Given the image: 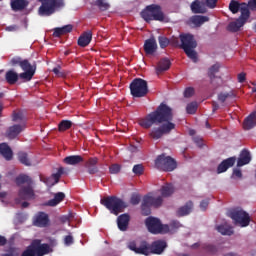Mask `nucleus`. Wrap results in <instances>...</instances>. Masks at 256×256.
<instances>
[{
  "label": "nucleus",
  "instance_id": "1",
  "mask_svg": "<svg viewBox=\"0 0 256 256\" xmlns=\"http://www.w3.org/2000/svg\"><path fill=\"white\" fill-rule=\"evenodd\" d=\"M173 121V109L167 106L165 103H161L155 111L149 113L139 120L140 127L143 129H151L153 125H161L153 128L150 131V137L152 139H161L163 135H169L173 129H175V123Z\"/></svg>",
  "mask_w": 256,
  "mask_h": 256
},
{
  "label": "nucleus",
  "instance_id": "2",
  "mask_svg": "<svg viewBox=\"0 0 256 256\" xmlns=\"http://www.w3.org/2000/svg\"><path fill=\"white\" fill-rule=\"evenodd\" d=\"M10 65L15 67L19 65L22 69V73L19 74L20 79L23 81H31L33 77H35V73L37 71V62L36 61H29V59H22L21 57H14L10 61Z\"/></svg>",
  "mask_w": 256,
  "mask_h": 256
},
{
  "label": "nucleus",
  "instance_id": "3",
  "mask_svg": "<svg viewBox=\"0 0 256 256\" xmlns=\"http://www.w3.org/2000/svg\"><path fill=\"white\" fill-rule=\"evenodd\" d=\"M53 253V248L47 243H42L41 239H34L30 245L21 253V256H45Z\"/></svg>",
  "mask_w": 256,
  "mask_h": 256
},
{
  "label": "nucleus",
  "instance_id": "4",
  "mask_svg": "<svg viewBox=\"0 0 256 256\" xmlns=\"http://www.w3.org/2000/svg\"><path fill=\"white\" fill-rule=\"evenodd\" d=\"M180 41L181 49H183L187 57L194 61V63H197V52L195 51L197 49V40H195V36L192 34H181Z\"/></svg>",
  "mask_w": 256,
  "mask_h": 256
},
{
  "label": "nucleus",
  "instance_id": "5",
  "mask_svg": "<svg viewBox=\"0 0 256 256\" xmlns=\"http://www.w3.org/2000/svg\"><path fill=\"white\" fill-rule=\"evenodd\" d=\"M101 205L106 207L112 215H119L123 209H127V204L117 196H107L100 200Z\"/></svg>",
  "mask_w": 256,
  "mask_h": 256
},
{
  "label": "nucleus",
  "instance_id": "6",
  "mask_svg": "<svg viewBox=\"0 0 256 256\" xmlns=\"http://www.w3.org/2000/svg\"><path fill=\"white\" fill-rule=\"evenodd\" d=\"M141 17L146 23H150V21H165V14L159 4L146 6L141 12Z\"/></svg>",
  "mask_w": 256,
  "mask_h": 256
},
{
  "label": "nucleus",
  "instance_id": "7",
  "mask_svg": "<svg viewBox=\"0 0 256 256\" xmlns=\"http://www.w3.org/2000/svg\"><path fill=\"white\" fill-rule=\"evenodd\" d=\"M145 225L152 235H165V233H169V225L161 223L159 218H155L153 216H149L145 220Z\"/></svg>",
  "mask_w": 256,
  "mask_h": 256
},
{
  "label": "nucleus",
  "instance_id": "8",
  "mask_svg": "<svg viewBox=\"0 0 256 256\" xmlns=\"http://www.w3.org/2000/svg\"><path fill=\"white\" fill-rule=\"evenodd\" d=\"M42 5L39 7L38 13L42 17H49L55 13L56 9L65 7L63 0H38Z\"/></svg>",
  "mask_w": 256,
  "mask_h": 256
},
{
  "label": "nucleus",
  "instance_id": "9",
  "mask_svg": "<svg viewBox=\"0 0 256 256\" xmlns=\"http://www.w3.org/2000/svg\"><path fill=\"white\" fill-rule=\"evenodd\" d=\"M130 93L132 97L137 99L141 97H146L147 93H149V86L147 84V80H143L142 78H135L130 83Z\"/></svg>",
  "mask_w": 256,
  "mask_h": 256
},
{
  "label": "nucleus",
  "instance_id": "10",
  "mask_svg": "<svg viewBox=\"0 0 256 256\" xmlns=\"http://www.w3.org/2000/svg\"><path fill=\"white\" fill-rule=\"evenodd\" d=\"M163 205V197L158 196V197H153L146 195L143 197L142 205H141V211L142 215L145 217L149 216L151 213V207H155L156 209L161 207Z\"/></svg>",
  "mask_w": 256,
  "mask_h": 256
},
{
  "label": "nucleus",
  "instance_id": "11",
  "mask_svg": "<svg viewBox=\"0 0 256 256\" xmlns=\"http://www.w3.org/2000/svg\"><path fill=\"white\" fill-rule=\"evenodd\" d=\"M155 167L160 171L171 172L177 169V161L165 154L159 155L155 160Z\"/></svg>",
  "mask_w": 256,
  "mask_h": 256
},
{
  "label": "nucleus",
  "instance_id": "12",
  "mask_svg": "<svg viewBox=\"0 0 256 256\" xmlns=\"http://www.w3.org/2000/svg\"><path fill=\"white\" fill-rule=\"evenodd\" d=\"M230 217L233 219L235 225H240V227H249V223H251L249 213L245 212L243 209L232 210Z\"/></svg>",
  "mask_w": 256,
  "mask_h": 256
},
{
  "label": "nucleus",
  "instance_id": "13",
  "mask_svg": "<svg viewBox=\"0 0 256 256\" xmlns=\"http://www.w3.org/2000/svg\"><path fill=\"white\" fill-rule=\"evenodd\" d=\"M127 247L137 255H149V244L143 239L132 240L128 243Z\"/></svg>",
  "mask_w": 256,
  "mask_h": 256
},
{
  "label": "nucleus",
  "instance_id": "14",
  "mask_svg": "<svg viewBox=\"0 0 256 256\" xmlns=\"http://www.w3.org/2000/svg\"><path fill=\"white\" fill-rule=\"evenodd\" d=\"M249 17H251V12L242 9V14L240 15V17L236 19V21L230 22L227 27V30L231 31V33H237V31H239V29H241V27H243V25L247 23Z\"/></svg>",
  "mask_w": 256,
  "mask_h": 256
},
{
  "label": "nucleus",
  "instance_id": "15",
  "mask_svg": "<svg viewBox=\"0 0 256 256\" xmlns=\"http://www.w3.org/2000/svg\"><path fill=\"white\" fill-rule=\"evenodd\" d=\"M18 197L23 201H31L35 199V190L33 185L22 186L18 191Z\"/></svg>",
  "mask_w": 256,
  "mask_h": 256
},
{
  "label": "nucleus",
  "instance_id": "16",
  "mask_svg": "<svg viewBox=\"0 0 256 256\" xmlns=\"http://www.w3.org/2000/svg\"><path fill=\"white\" fill-rule=\"evenodd\" d=\"M165 249H167V242L163 240L154 241L149 244V255H161Z\"/></svg>",
  "mask_w": 256,
  "mask_h": 256
},
{
  "label": "nucleus",
  "instance_id": "17",
  "mask_svg": "<svg viewBox=\"0 0 256 256\" xmlns=\"http://www.w3.org/2000/svg\"><path fill=\"white\" fill-rule=\"evenodd\" d=\"M229 9H230L231 13H233V15L239 13V11L241 12V15H243V9L245 11H248V13H251L249 11V4L239 3L237 0H231L230 1Z\"/></svg>",
  "mask_w": 256,
  "mask_h": 256
},
{
  "label": "nucleus",
  "instance_id": "18",
  "mask_svg": "<svg viewBox=\"0 0 256 256\" xmlns=\"http://www.w3.org/2000/svg\"><path fill=\"white\" fill-rule=\"evenodd\" d=\"M99 163V158L97 157H90L84 164L85 169H87V173L89 175H95L99 173V167L97 166Z\"/></svg>",
  "mask_w": 256,
  "mask_h": 256
},
{
  "label": "nucleus",
  "instance_id": "19",
  "mask_svg": "<svg viewBox=\"0 0 256 256\" xmlns=\"http://www.w3.org/2000/svg\"><path fill=\"white\" fill-rule=\"evenodd\" d=\"M144 51L146 55H155L157 53V41L155 38L147 39L144 42Z\"/></svg>",
  "mask_w": 256,
  "mask_h": 256
},
{
  "label": "nucleus",
  "instance_id": "20",
  "mask_svg": "<svg viewBox=\"0 0 256 256\" xmlns=\"http://www.w3.org/2000/svg\"><path fill=\"white\" fill-rule=\"evenodd\" d=\"M235 161H237V158H235V157H230V158L223 160L217 167V173L218 174L225 173V171H227V169H229V168L233 167V165H235Z\"/></svg>",
  "mask_w": 256,
  "mask_h": 256
},
{
  "label": "nucleus",
  "instance_id": "21",
  "mask_svg": "<svg viewBox=\"0 0 256 256\" xmlns=\"http://www.w3.org/2000/svg\"><path fill=\"white\" fill-rule=\"evenodd\" d=\"M36 227H47L49 225V215L45 212H39L34 220Z\"/></svg>",
  "mask_w": 256,
  "mask_h": 256
},
{
  "label": "nucleus",
  "instance_id": "22",
  "mask_svg": "<svg viewBox=\"0 0 256 256\" xmlns=\"http://www.w3.org/2000/svg\"><path fill=\"white\" fill-rule=\"evenodd\" d=\"M129 221H131V217L127 213L118 216V229H120V231H127V229H129Z\"/></svg>",
  "mask_w": 256,
  "mask_h": 256
},
{
  "label": "nucleus",
  "instance_id": "23",
  "mask_svg": "<svg viewBox=\"0 0 256 256\" xmlns=\"http://www.w3.org/2000/svg\"><path fill=\"white\" fill-rule=\"evenodd\" d=\"M10 7L12 11H25L26 7H29L28 0H11Z\"/></svg>",
  "mask_w": 256,
  "mask_h": 256
},
{
  "label": "nucleus",
  "instance_id": "24",
  "mask_svg": "<svg viewBox=\"0 0 256 256\" xmlns=\"http://www.w3.org/2000/svg\"><path fill=\"white\" fill-rule=\"evenodd\" d=\"M24 129V126L21 124H15L10 126L6 132L8 139H15Z\"/></svg>",
  "mask_w": 256,
  "mask_h": 256
},
{
  "label": "nucleus",
  "instance_id": "25",
  "mask_svg": "<svg viewBox=\"0 0 256 256\" xmlns=\"http://www.w3.org/2000/svg\"><path fill=\"white\" fill-rule=\"evenodd\" d=\"M84 161L85 160L81 155H70L63 159V163H65V165H72V166L81 165V163H83Z\"/></svg>",
  "mask_w": 256,
  "mask_h": 256
},
{
  "label": "nucleus",
  "instance_id": "26",
  "mask_svg": "<svg viewBox=\"0 0 256 256\" xmlns=\"http://www.w3.org/2000/svg\"><path fill=\"white\" fill-rule=\"evenodd\" d=\"M92 39H93V32H91V31L84 32L78 38L79 47H87L89 45V43H91Z\"/></svg>",
  "mask_w": 256,
  "mask_h": 256
},
{
  "label": "nucleus",
  "instance_id": "27",
  "mask_svg": "<svg viewBox=\"0 0 256 256\" xmlns=\"http://www.w3.org/2000/svg\"><path fill=\"white\" fill-rule=\"evenodd\" d=\"M0 155H2L6 161H11L13 159V150H11V147H9L7 143H1Z\"/></svg>",
  "mask_w": 256,
  "mask_h": 256
},
{
  "label": "nucleus",
  "instance_id": "28",
  "mask_svg": "<svg viewBox=\"0 0 256 256\" xmlns=\"http://www.w3.org/2000/svg\"><path fill=\"white\" fill-rule=\"evenodd\" d=\"M251 163V154L247 150H242L237 161V167H243Z\"/></svg>",
  "mask_w": 256,
  "mask_h": 256
},
{
  "label": "nucleus",
  "instance_id": "29",
  "mask_svg": "<svg viewBox=\"0 0 256 256\" xmlns=\"http://www.w3.org/2000/svg\"><path fill=\"white\" fill-rule=\"evenodd\" d=\"M256 125V111L252 112L243 123V128L245 131H249L250 129H253Z\"/></svg>",
  "mask_w": 256,
  "mask_h": 256
},
{
  "label": "nucleus",
  "instance_id": "30",
  "mask_svg": "<svg viewBox=\"0 0 256 256\" xmlns=\"http://www.w3.org/2000/svg\"><path fill=\"white\" fill-rule=\"evenodd\" d=\"M19 78L21 79V77L17 72H15V70H8L5 74V81L6 83H8V85H15V83L19 81Z\"/></svg>",
  "mask_w": 256,
  "mask_h": 256
},
{
  "label": "nucleus",
  "instance_id": "31",
  "mask_svg": "<svg viewBox=\"0 0 256 256\" xmlns=\"http://www.w3.org/2000/svg\"><path fill=\"white\" fill-rule=\"evenodd\" d=\"M171 68V60L169 58H162L156 67V73H163L164 71H169Z\"/></svg>",
  "mask_w": 256,
  "mask_h": 256
},
{
  "label": "nucleus",
  "instance_id": "32",
  "mask_svg": "<svg viewBox=\"0 0 256 256\" xmlns=\"http://www.w3.org/2000/svg\"><path fill=\"white\" fill-rule=\"evenodd\" d=\"M73 31V25L68 24L63 27L54 28L53 37H61L63 35H67V33H71Z\"/></svg>",
  "mask_w": 256,
  "mask_h": 256
},
{
  "label": "nucleus",
  "instance_id": "33",
  "mask_svg": "<svg viewBox=\"0 0 256 256\" xmlns=\"http://www.w3.org/2000/svg\"><path fill=\"white\" fill-rule=\"evenodd\" d=\"M192 209H193V202L188 201L184 206L180 207L177 210L176 215L177 217H185L186 215H189V213H191Z\"/></svg>",
  "mask_w": 256,
  "mask_h": 256
},
{
  "label": "nucleus",
  "instance_id": "34",
  "mask_svg": "<svg viewBox=\"0 0 256 256\" xmlns=\"http://www.w3.org/2000/svg\"><path fill=\"white\" fill-rule=\"evenodd\" d=\"M192 13L195 14H203L207 13V8L201 3L199 0H195L190 5Z\"/></svg>",
  "mask_w": 256,
  "mask_h": 256
},
{
  "label": "nucleus",
  "instance_id": "35",
  "mask_svg": "<svg viewBox=\"0 0 256 256\" xmlns=\"http://www.w3.org/2000/svg\"><path fill=\"white\" fill-rule=\"evenodd\" d=\"M15 183L18 187H21V185H33V179H31V177H29L27 174H20L16 177L15 179Z\"/></svg>",
  "mask_w": 256,
  "mask_h": 256
},
{
  "label": "nucleus",
  "instance_id": "36",
  "mask_svg": "<svg viewBox=\"0 0 256 256\" xmlns=\"http://www.w3.org/2000/svg\"><path fill=\"white\" fill-rule=\"evenodd\" d=\"M64 199H65V193L58 192L54 194V198L49 200L48 203H46V205L48 207H57V205H59V203H61V201H63Z\"/></svg>",
  "mask_w": 256,
  "mask_h": 256
},
{
  "label": "nucleus",
  "instance_id": "37",
  "mask_svg": "<svg viewBox=\"0 0 256 256\" xmlns=\"http://www.w3.org/2000/svg\"><path fill=\"white\" fill-rule=\"evenodd\" d=\"M160 193L162 197H171L175 193V186L173 184H165L161 187Z\"/></svg>",
  "mask_w": 256,
  "mask_h": 256
},
{
  "label": "nucleus",
  "instance_id": "38",
  "mask_svg": "<svg viewBox=\"0 0 256 256\" xmlns=\"http://www.w3.org/2000/svg\"><path fill=\"white\" fill-rule=\"evenodd\" d=\"M73 127V122L71 120H62L58 124V131L63 133L65 131H69Z\"/></svg>",
  "mask_w": 256,
  "mask_h": 256
},
{
  "label": "nucleus",
  "instance_id": "39",
  "mask_svg": "<svg viewBox=\"0 0 256 256\" xmlns=\"http://www.w3.org/2000/svg\"><path fill=\"white\" fill-rule=\"evenodd\" d=\"M18 161L26 167H31V160H29L27 152H18Z\"/></svg>",
  "mask_w": 256,
  "mask_h": 256
},
{
  "label": "nucleus",
  "instance_id": "40",
  "mask_svg": "<svg viewBox=\"0 0 256 256\" xmlns=\"http://www.w3.org/2000/svg\"><path fill=\"white\" fill-rule=\"evenodd\" d=\"M191 21L193 25H196V27H201L203 23H207V21H209V17L196 15L191 18Z\"/></svg>",
  "mask_w": 256,
  "mask_h": 256
},
{
  "label": "nucleus",
  "instance_id": "41",
  "mask_svg": "<svg viewBox=\"0 0 256 256\" xmlns=\"http://www.w3.org/2000/svg\"><path fill=\"white\" fill-rule=\"evenodd\" d=\"M218 233H221V235H233V228L231 226L222 224L216 227Z\"/></svg>",
  "mask_w": 256,
  "mask_h": 256
},
{
  "label": "nucleus",
  "instance_id": "42",
  "mask_svg": "<svg viewBox=\"0 0 256 256\" xmlns=\"http://www.w3.org/2000/svg\"><path fill=\"white\" fill-rule=\"evenodd\" d=\"M235 97V93L233 91L230 92H221L218 94V101L220 103H225L228 99H233Z\"/></svg>",
  "mask_w": 256,
  "mask_h": 256
},
{
  "label": "nucleus",
  "instance_id": "43",
  "mask_svg": "<svg viewBox=\"0 0 256 256\" xmlns=\"http://www.w3.org/2000/svg\"><path fill=\"white\" fill-rule=\"evenodd\" d=\"M94 6L99 8L100 11H108V9L111 7L107 0H96L94 2Z\"/></svg>",
  "mask_w": 256,
  "mask_h": 256
},
{
  "label": "nucleus",
  "instance_id": "44",
  "mask_svg": "<svg viewBox=\"0 0 256 256\" xmlns=\"http://www.w3.org/2000/svg\"><path fill=\"white\" fill-rule=\"evenodd\" d=\"M219 69H221V66L219 64H214L208 69V77L210 81H213V79H215V75L219 73Z\"/></svg>",
  "mask_w": 256,
  "mask_h": 256
},
{
  "label": "nucleus",
  "instance_id": "45",
  "mask_svg": "<svg viewBox=\"0 0 256 256\" xmlns=\"http://www.w3.org/2000/svg\"><path fill=\"white\" fill-rule=\"evenodd\" d=\"M198 107L199 106L197 105V102H191L187 104L186 112L188 113V115H195V113H197Z\"/></svg>",
  "mask_w": 256,
  "mask_h": 256
},
{
  "label": "nucleus",
  "instance_id": "46",
  "mask_svg": "<svg viewBox=\"0 0 256 256\" xmlns=\"http://www.w3.org/2000/svg\"><path fill=\"white\" fill-rule=\"evenodd\" d=\"M158 43L161 49H165L166 47H169V45L171 44V40H169V38L165 36H159Z\"/></svg>",
  "mask_w": 256,
  "mask_h": 256
},
{
  "label": "nucleus",
  "instance_id": "47",
  "mask_svg": "<svg viewBox=\"0 0 256 256\" xmlns=\"http://www.w3.org/2000/svg\"><path fill=\"white\" fill-rule=\"evenodd\" d=\"M145 171V168L143 167V164H136L133 166L132 172L134 175L141 176L143 175V172Z\"/></svg>",
  "mask_w": 256,
  "mask_h": 256
},
{
  "label": "nucleus",
  "instance_id": "48",
  "mask_svg": "<svg viewBox=\"0 0 256 256\" xmlns=\"http://www.w3.org/2000/svg\"><path fill=\"white\" fill-rule=\"evenodd\" d=\"M65 173V168L60 167L58 168L57 172L52 174V178L54 179L55 183H59V180L61 179V175Z\"/></svg>",
  "mask_w": 256,
  "mask_h": 256
},
{
  "label": "nucleus",
  "instance_id": "49",
  "mask_svg": "<svg viewBox=\"0 0 256 256\" xmlns=\"http://www.w3.org/2000/svg\"><path fill=\"white\" fill-rule=\"evenodd\" d=\"M205 251H207V253H210V255H215V253H217L218 249L217 246L213 245V244H206L204 246Z\"/></svg>",
  "mask_w": 256,
  "mask_h": 256
},
{
  "label": "nucleus",
  "instance_id": "50",
  "mask_svg": "<svg viewBox=\"0 0 256 256\" xmlns=\"http://www.w3.org/2000/svg\"><path fill=\"white\" fill-rule=\"evenodd\" d=\"M109 171L112 175H117V173H120L121 171V165L119 164H112L110 167H109Z\"/></svg>",
  "mask_w": 256,
  "mask_h": 256
},
{
  "label": "nucleus",
  "instance_id": "51",
  "mask_svg": "<svg viewBox=\"0 0 256 256\" xmlns=\"http://www.w3.org/2000/svg\"><path fill=\"white\" fill-rule=\"evenodd\" d=\"M131 205H139L141 203V196L139 194H133L130 198Z\"/></svg>",
  "mask_w": 256,
  "mask_h": 256
},
{
  "label": "nucleus",
  "instance_id": "52",
  "mask_svg": "<svg viewBox=\"0 0 256 256\" xmlns=\"http://www.w3.org/2000/svg\"><path fill=\"white\" fill-rule=\"evenodd\" d=\"M193 95H195V89L193 87H188L184 90V97H186V99L193 97Z\"/></svg>",
  "mask_w": 256,
  "mask_h": 256
},
{
  "label": "nucleus",
  "instance_id": "53",
  "mask_svg": "<svg viewBox=\"0 0 256 256\" xmlns=\"http://www.w3.org/2000/svg\"><path fill=\"white\" fill-rule=\"evenodd\" d=\"M73 243H74L73 236H71V235L65 236V238H64V244H65L67 247L73 245Z\"/></svg>",
  "mask_w": 256,
  "mask_h": 256
},
{
  "label": "nucleus",
  "instance_id": "54",
  "mask_svg": "<svg viewBox=\"0 0 256 256\" xmlns=\"http://www.w3.org/2000/svg\"><path fill=\"white\" fill-rule=\"evenodd\" d=\"M217 1L218 0H206V6L209 7V9H215L217 7Z\"/></svg>",
  "mask_w": 256,
  "mask_h": 256
},
{
  "label": "nucleus",
  "instance_id": "55",
  "mask_svg": "<svg viewBox=\"0 0 256 256\" xmlns=\"http://www.w3.org/2000/svg\"><path fill=\"white\" fill-rule=\"evenodd\" d=\"M170 227L171 229H179V227H181V222H179L178 220H172L170 222Z\"/></svg>",
  "mask_w": 256,
  "mask_h": 256
},
{
  "label": "nucleus",
  "instance_id": "56",
  "mask_svg": "<svg viewBox=\"0 0 256 256\" xmlns=\"http://www.w3.org/2000/svg\"><path fill=\"white\" fill-rule=\"evenodd\" d=\"M207 207H209V200H203L200 203V209H202V211H206Z\"/></svg>",
  "mask_w": 256,
  "mask_h": 256
},
{
  "label": "nucleus",
  "instance_id": "57",
  "mask_svg": "<svg viewBox=\"0 0 256 256\" xmlns=\"http://www.w3.org/2000/svg\"><path fill=\"white\" fill-rule=\"evenodd\" d=\"M54 72V75H57L58 77H63V73H61V66H57L52 69Z\"/></svg>",
  "mask_w": 256,
  "mask_h": 256
},
{
  "label": "nucleus",
  "instance_id": "58",
  "mask_svg": "<svg viewBox=\"0 0 256 256\" xmlns=\"http://www.w3.org/2000/svg\"><path fill=\"white\" fill-rule=\"evenodd\" d=\"M246 80V74L244 72H241L238 74V83H245Z\"/></svg>",
  "mask_w": 256,
  "mask_h": 256
},
{
  "label": "nucleus",
  "instance_id": "59",
  "mask_svg": "<svg viewBox=\"0 0 256 256\" xmlns=\"http://www.w3.org/2000/svg\"><path fill=\"white\" fill-rule=\"evenodd\" d=\"M74 217H75V214L70 213V214H68V216L62 217V221H63V223H66V221H71V219H73Z\"/></svg>",
  "mask_w": 256,
  "mask_h": 256
},
{
  "label": "nucleus",
  "instance_id": "60",
  "mask_svg": "<svg viewBox=\"0 0 256 256\" xmlns=\"http://www.w3.org/2000/svg\"><path fill=\"white\" fill-rule=\"evenodd\" d=\"M233 175H235V177H238L239 179H241V177H243V173L241 172L240 169H234Z\"/></svg>",
  "mask_w": 256,
  "mask_h": 256
},
{
  "label": "nucleus",
  "instance_id": "61",
  "mask_svg": "<svg viewBox=\"0 0 256 256\" xmlns=\"http://www.w3.org/2000/svg\"><path fill=\"white\" fill-rule=\"evenodd\" d=\"M170 43L173 47H179V38H173Z\"/></svg>",
  "mask_w": 256,
  "mask_h": 256
},
{
  "label": "nucleus",
  "instance_id": "62",
  "mask_svg": "<svg viewBox=\"0 0 256 256\" xmlns=\"http://www.w3.org/2000/svg\"><path fill=\"white\" fill-rule=\"evenodd\" d=\"M4 245H7V238L0 235V247H4Z\"/></svg>",
  "mask_w": 256,
  "mask_h": 256
},
{
  "label": "nucleus",
  "instance_id": "63",
  "mask_svg": "<svg viewBox=\"0 0 256 256\" xmlns=\"http://www.w3.org/2000/svg\"><path fill=\"white\" fill-rule=\"evenodd\" d=\"M248 5H249V8L250 9H256V0H250L249 2H248Z\"/></svg>",
  "mask_w": 256,
  "mask_h": 256
},
{
  "label": "nucleus",
  "instance_id": "64",
  "mask_svg": "<svg viewBox=\"0 0 256 256\" xmlns=\"http://www.w3.org/2000/svg\"><path fill=\"white\" fill-rule=\"evenodd\" d=\"M21 120V113H14L12 117V121H19Z\"/></svg>",
  "mask_w": 256,
  "mask_h": 256
}]
</instances>
